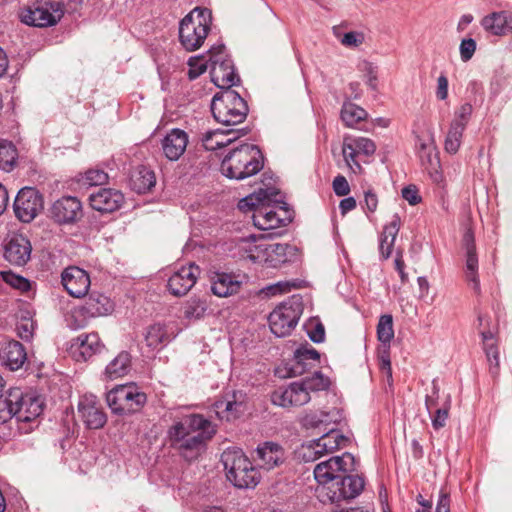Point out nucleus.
<instances>
[{
    "label": "nucleus",
    "instance_id": "5fc2aeb1",
    "mask_svg": "<svg viewBox=\"0 0 512 512\" xmlns=\"http://www.w3.org/2000/svg\"><path fill=\"white\" fill-rule=\"evenodd\" d=\"M449 409L450 400L447 399L443 407L436 408L434 415L430 414L432 417V426L434 429L439 430L446 425Z\"/></svg>",
    "mask_w": 512,
    "mask_h": 512
},
{
    "label": "nucleus",
    "instance_id": "ea45409f",
    "mask_svg": "<svg viewBox=\"0 0 512 512\" xmlns=\"http://www.w3.org/2000/svg\"><path fill=\"white\" fill-rule=\"evenodd\" d=\"M20 399V388H12L6 396L0 397V424L15 417L14 405Z\"/></svg>",
    "mask_w": 512,
    "mask_h": 512
},
{
    "label": "nucleus",
    "instance_id": "393cba45",
    "mask_svg": "<svg viewBox=\"0 0 512 512\" xmlns=\"http://www.w3.org/2000/svg\"><path fill=\"white\" fill-rule=\"evenodd\" d=\"M480 24L490 35L507 36L512 34V12L509 10L491 12L481 19Z\"/></svg>",
    "mask_w": 512,
    "mask_h": 512
},
{
    "label": "nucleus",
    "instance_id": "a211bd4d",
    "mask_svg": "<svg viewBox=\"0 0 512 512\" xmlns=\"http://www.w3.org/2000/svg\"><path fill=\"white\" fill-rule=\"evenodd\" d=\"M215 433V427L212 425L197 432V434L192 435V437H186L171 444L179 451L183 458L192 461L201 454L205 443L210 440Z\"/></svg>",
    "mask_w": 512,
    "mask_h": 512
},
{
    "label": "nucleus",
    "instance_id": "2f4dec72",
    "mask_svg": "<svg viewBox=\"0 0 512 512\" xmlns=\"http://www.w3.org/2000/svg\"><path fill=\"white\" fill-rule=\"evenodd\" d=\"M241 282L232 274L217 272L211 276V291L218 297H228L238 293Z\"/></svg>",
    "mask_w": 512,
    "mask_h": 512
},
{
    "label": "nucleus",
    "instance_id": "cd10ccee",
    "mask_svg": "<svg viewBox=\"0 0 512 512\" xmlns=\"http://www.w3.org/2000/svg\"><path fill=\"white\" fill-rule=\"evenodd\" d=\"M255 460L261 468L271 470L284 462L285 451L281 445L267 441L257 447Z\"/></svg>",
    "mask_w": 512,
    "mask_h": 512
},
{
    "label": "nucleus",
    "instance_id": "20e7f679",
    "mask_svg": "<svg viewBox=\"0 0 512 512\" xmlns=\"http://www.w3.org/2000/svg\"><path fill=\"white\" fill-rule=\"evenodd\" d=\"M240 249L247 258L254 263L264 264L267 267L276 268L288 261V254L292 248L288 244L272 243L264 234L251 235L242 239Z\"/></svg>",
    "mask_w": 512,
    "mask_h": 512
},
{
    "label": "nucleus",
    "instance_id": "a18cd8bd",
    "mask_svg": "<svg viewBox=\"0 0 512 512\" xmlns=\"http://www.w3.org/2000/svg\"><path fill=\"white\" fill-rule=\"evenodd\" d=\"M377 337L383 344H389L394 338L392 315L385 314L380 317L377 325Z\"/></svg>",
    "mask_w": 512,
    "mask_h": 512
},
{
    "label": "nucleus",
    "instance_id": "4be33fe9",
    "mask_svg": "<svg viewBox=\"0 0 512 512\" xmlns=\"http://www.w3.org/2000/svg\"><path fill=\"white\" fill-rule=\"evenodd\" d=\"M103 348L97 333L80 334L70 341L69 353L77 362L86 361Z\"/></svg>",
    "mask_w": 512,
    "mask_h": 512
},
{
    "label": "nucleus",
    "instance_id": "0eeeda50",
    "mask_svg": "<svg viewBox=\"0 0 512 512\" xmlns=\"http://www.w3.org/2000/svg\"><path fill=\"white\" fill-rule=\"evenodd\" d=\"M214 119L223 125L242 123L248 114V105L234 90H223L214 95L211 101Z\"/></svg>",
    "mask_w": 512,
    "mask_h": 512
},
{
    "label": "nucleus",
    "instance_id": "72a5a7b5",
    "mask_svg": "<svg viewBox=\"0 0 512 512\" xmlns=\"http://www.w3.org/2000/svg\"><path fill=\"white\" fill-rule=\"evenodd\" d=\"M241 397V393H239ZM243 402L238 398V393L233 392L231 397L218 400L214 403V411L221 420L232 421L242 413Z\"/></svg>",
    "mask_w": 512,
    "mask_h": 512
},
{
    "label": "nucleus",
    "instance_id": "680f3d73",
    "mask_svg": "<svg viewBox=\"0 0 512 512\" xmlns=\"http://www.w3.org/2000/svg\"><path fill=\"white\" fill-rule=\"evenodd\" d=\"M379 367L383 376L386 378V381L388 382L389 385H391L393 380L392 368L389 352L387 350L384 351L379 357Z\"/></svg>",
    "mask_w": 512,
    "mask_h": 512
},
{
    "label": "nucleus",
    "instance_id": "13d9d810",
    "mask_svg": "<svg viewBox=\"0 0 512 512\" xmlns=\"http://www.w3.org/2000/svg\"><path fill=\"white\" fill-rule=\"evenodd\" d=\"M296 359L300 361H310L313 364L319 361L320 355L317 350L308 346H301L296 351Z\"/></svg>",
    "mask_w": 512,
    "mask_h": 512
},
{
    "label": "nucleus",
    "instance_id": "423d86ee",
    "mask_svg": "<svg viewBox=\"0 0 512 512\" xmlns=\"http://www.w3.org/2000/svg\"><path fill=\"white\" fill-rule=\"evenodd\" d=\"M221 462L226 471L227 479L235 487L249 488L257 485L258 472L241 449H226L221 455Z\"/></svg>",
    "mask_w": 512,
    "mask_h": 512
},
{
    "label": "nucleus",
    "instance_id": "a878e982",
    "mask_svg": "<svg viewBox=\"0 0 512 512\" xmlns=\"http://www.w3.org/2000/svg\"><path fill=\"white\" fill-rule=\"evenodd\" d=\"M20 400L14 405L15 417L20 422L36 420L43 411L42 399L32 393L24 394L20 389Z\"/></svg>",
    "mask_w": 512,
    "mask_h": 512
},
{
    "label": "nucleus",
    "instance_id": "4c0bfd02",
    "mask_svg": "<svg viewBox=\"0 0 512 512\" xmlns=\"http://www.w3.org/2000/svg\"><path fill=\"white\" fill-rule=\"evenodd\" d=\"M236 138L237 136L233 130L223 131L217 129L206 132L202 138V143L206 150L214 151L230 145Z\"/></svg>",
    "mask_w": 512,
    "mask_h": 512
},
{
    "label": "nucleus",
    "instance_id": "6ab92c4d",
    "mask_svg": "<svg viewBox=\"0 0 512 512\" xmlns=\"http://www.w3.org/2000/svg\"><path fill=\"white\" fill-rule=\"evenodd\" d=\"M200 275V268L193 263L182 266L168 279V290L174 296H184L195 285Z\"/></svg>",
    "mask_w": 512,
    "mask_h": 512
},
{
    "label": "nucleus",
    "instance_id": "ddd939ff",
    "mask_svg": "<svg viewBox=\"0 0 512 512\" xmlns=\"http://www.w3.org/2000/svg\"><path fill=\"white\" fill-rule=\"evenodd\" d=\"M63 15L60 2H36L22 14V21L31 26L49 27L57 24Z\"/></svg>",
    "mask_w": 512,
    "mask_h": 512
},
{
    "label": "nucleus",
    "instance_id": "473e14b6",
    "mask_svg": "<svg viewBox=\"0 0 512 512\" xmlns=\"http://www.w3.org/2000/svg\"><path fill=\"white\" fill-rule=\"evenodd\" d=\"M340 420L341 413L334 408L330 411H311L301 419V424L306 429H316L324 426V430H326L327 426L334 425Z\"/></svg>",
    "mask_w": 512,
    "mask_h": 512
},
{
    "label": "nucleus",
    "instance_id": "c756f323",
    "mask_svg": "<svg viewBox=\"0 0 512 512\" xmlns=\"http://www.w3.org/2000/svg\"><path fill=\"white\" fill-rule=\"evenodd\" d=\"M188 135L180 129H172L162 140V150L167 159L178 160L186 150Z\"/></svg>",
    "mask_w": 512,
    "mask_h": 512
},
{
    "label": "nucleus",
    "instance_id": "4d7b16f0",
    "mask_svg": "<svg viewBox=\"0 0 512 512\" xmlns=\"http://www.w3.org/2000/svg\"><path fill=\"white\" fill-rule=\"evenodd\" d=\"M314 367V364L310 361H300L296 359V353H294V359L292 360L290 367L288 368V376L296 377L302 375L307 370Z\"/></svg>",
    "mask_w": 512,
    "mask_h": 512
},
{
    "label": "nucleus",
    "instance_id": "9b49d317",
    "mask_svg": "<svg viewBox=\"0 0 512 512\" xmlns=\"http://www.w3.org/2000/svg\"><path fill=\"white\" fill-rule=\"evenodd\" d=\"M355 469V458L350 453L334 456L318 463L314 468L315 480L323 486L322 491H327V486L335 483L343 474Z\"/></svg>",
    "mask_w": 512,
    "mask_h": 512
},
{
    "label": "nucleus",
    "instance_id": "7c9ffc66",
    "mask_svg": "<svg viewBox=\"0 0 512 512\" xmlns=\"http://www.w3.org/2000/svg\"><path fill=\"white\" fill-rule=\"evenodd\" d=\"M0 359L10 370L20 369L27 359L24 346L15 340L7 342L1 349Z\"/></svg>",
    "mask_w": 512,
    "mask_h": 512
},
{
    "label": "nucleus",
    "instance_id": "774afa93",
    "mask_svg": "<svg viewBox=\"0 0 512 512\" xmlns=\"http://www.w3.org/2000/svg\"><path fill=\"white\" fill-rule=\"evenodd\" d=\"M438 398H439V387L437 386L436 382L433 381L432 383V392L430 395L426 396L425 399V405L429 412V414H432L433 409L436 410L438 405Z\"/></svg>",
    "mask_w": 512,
    "mask_h": 512
},
{
    "label": "nucleus",
    "instance_id": "1a4fd4ad",
    "mask_svg": "<svg viewBox=\"0 0 512 512\" xmlns=\"http://www.w3.org/2000/svg\"><path fill=\"white\" fill-rule=\"evenodd\" d=\"M212 82L223 90H232L231 87L239 82L235 73L233 62L228 58L223 44L212 46L209 50Z\"/></svg>",
    "mask_w": 512,
    "mask_h": 512
},
{
    "label": "nucleus",
    "instance_id": "f8f14e48",
    "mask_svg": "<svg viewBox=\"0 0 512 512\" xmlns=\"http://www.w3.org/2000/svg\"><path fill=\"white\" fill-rule=\"evenodd\" d=\"M376 151V144L366 137L345 135L342 144V155L347 167L355 174L362 172V166L358 158L370 157Z\"/></svg>",
    "mask_w": 512,
    "mask_h": 512
},
{
    "label": "nucleus",
    "instance_id": "f257e3e1",
    "mask_svg": "<svg viewBox=\"0 0 512 512\" xmlns=\"http://www.w3.org/2000/svg\"><path fill=\"white\" fill-rule=\"evenodd\" d=\"M272 204H284L280 192L274 188H260L258 191L242 198L238 203L239 210L253 211V223L260 230L275 229L283 220L274 211Z\"/></svg>",
    "mask_w": 512,
    "mask_h": 512
},
{
    "label": "nucleus",
    "instance_id": "0e129e2a",
    "mask_svg": "<svg viewBox=\"0 0 512 512\" xmlns=\"http://www.w3.org/2000/svg\"><path fill=\"white\" fill-rule=\"evenodd\" d=\"M332 186L337 196H346L350 192L349 183L342 175H338L334 178Z\"/></svg>",
    "mask_w": 512,
    "mask_h": 512
},
{
    "label": "nucleus",
    "instance_id": "37998d69",
    "mask_svg": "<svg viewBox=\"0 0 512 512\" xmlns=\"http://www.w3.org/2000/svg\"><path fill=\"white\" fill-rule=\"evenodd\" d=\"M481 337L483 348L487 356V360L491 367L497 369L499 367V352L493 330H482Z\"/></svg>",
    "mask_w": 512,
    "mask_h": 512
},
{
    "label": "nucleus",
    "instance_id": "de8ad7c7",
    "mask_svg": "<svg viewBox=\"0 0 512 512\" xmlns=\"http://www.w3.org/2000/svg\"><path fill=\"white\" fill-rule=\"evenodd\" d=\"M207 308L205 299L191 298L185 305L184 315L188 319H199L205 314Z\"/></svg>",
    "mask_w": 512,
    "mask_h": 512
},
{
    "label": "nucleus",
    "instance_id": "6e6d98bb",
    "mask_svg": "<svg viewBox=\"0 0 512 512\" xmlns=\"http://www.w3.org/2000/svg\"><path fill=\"white\" fill-rule=\"evenodd\" d=\"M108 180V175L100 169H90L85 173L83 181L89 186H97L105 184Z\"/></svg>",
    "mask_w": 512,
    "mask_h": 512
},
{
    "label": "nucleus",
    "instance_id": "6e6552de",
    "mask_svg": "<svg viewBox=\"0 0 512 512\" xmlns=\"http://www.w3.org/2000/svg\"><path fill=\"white\" fill-rule=\"evenodd\" d=\"M303 312L302 300L298 295L277 306L269 315L271 332L277 337H285L295 328Z\"/></svg>",
    "mask_w": 512,
    "mask_h": 512
},
{
    "label": "nucleus",
    "instance_id": "2eb2a0df",
    "mask_svg": "<svg viewBox=\"0 0 512 512\" xmlns=\"http://www.w3.org/2000/svg\"><path fill=\"white\" fill-rule=\"evenodd\" d=\"M13 209L20 221L29 223L43 209L42 195L35 188L24 187L16 195Z\"/></svg>",
    "mask_w": 512,
    "mask_h": 512
},
{
    "label": "nucleus",
    "instance_id": "58836bf2",
    "mask_svg": "<svg viewBox=\"0 0 512 512\" xmlns=\"http://www.w3.org/2000/svg\"><path fill=\"white\" fill-rule=\"evenodd\" d=\"M131 368V356L128 352H120L105 368L107 380H115L127 375Z\"/></svg>",
    "mask_w": 512,
    "mask_h": 512
},
{
    "label": "nucleus",
    "instance_id": "052dcab7",
    "mask_svg": "<svg viewBox=\"0 0 512 512\" xmlns=\"http://www.w3.org/2000/svg\"><path fill=\"white\" fill-rule=\"evenodd\" d=\"M340 42L345 47H358L364 42V34L357 31L347 32L340 38Z\"/></svg>",
    "mask_w": 512,
    "mask_h": 512
},
{
    "label": "nucleus",
    "instance_id": "bb28decb",
    "mask_svg": "<svg viewBox=\"0 0 512 512\" xmlns=\"http://www.w3.org/2000/svg\"><path fill=\"white\" fill-rule=\"evenodd\" d=\"M90 205L94 210L100 212H113L120 208L124 196L119 190L103 188L89 196Z\"/></svg>",
    "mask_w": 512,
    "mask_h": 512
},
{
    "label": "nucleus",
    "instance_id": "bf43d9fd",
    "mask_svg": "<svg viewBox=\"0 0 512 512\" xmlns=\"http://www.w3.org/2000/svg\"><path fill=\"white\" fill-rule=\"evenodd\" d=\"M460 57L463 62L469 61L476 51V41L472 38L463 39L459 46Z\"/></svg>",
    "mask_w": 512,
    "mask_h": 512
},
{
    "label": "nucleus",
    "instance_id": "c85d7f7f",
    "mask_svg": "<svg viewBox=\"0 0 512 512\" xmlns=\"http://www.w3.org/2000/svg\"><path fill=\"white\" fill-rule=\"evenodd\" d=\"M463 248L465 249L466 257V268L465 275L468 282L472 283V287L475 291L479 290V279H478V258L476 255L474 236L472 231L469 229L463 236Z\"/></svg>",
    "mask_w": 512,
    "mask_h": 512
},
{
    "label": "nucleus",
    "instance_id": "864d4df0",
    "mask_svg": "<svg viewBox=\"0 0 512 512\" xmlns=\"http://www.w3.org/2000/svg\"><path fill=\"white\" fill-rule=\"evenodd\" d=\"M473 108L472 105L469 103L462 104L454 114V118L451 122V124H458V126H461L462 128L466 129V126L470 120L471 114H472Z\"/></svg>",
    "mask_w": 512,
    "mask_h": 512
},
{
    "label": "nucleus",
    "instance_id": "7ed1b4c3",
    "mask_svg": "<svg viewBox=\"0 0 512 512\" xmlns=\"http://www.w3.org/2000/svg\"><path fill=\"white\" fill-rule=\"evenodd\" d=\"M328 385V379L321 372H315L311 377L276 389L271 394V401L283 408L303 406L311 400V393L324 390Z\"/></svg>",
    "mask_w": 512,
    "mask_h": 512
},
{
    "label": "nucleus",
    "instance_id": "49530a36",
    "mask_svg": "<svg viewBox=\"0 0 512 512\" xmlns=\"http://www.w3.org/2000/svg\"><path fill=\"white\" fill-rule=\"evenodd\" d=\"M465 128L458 126V124H450L448 133L445 139V150L450 154H455L460 148L461 139Z\"/></svg>",
    "mask_w": 512,
    "mask_h": 512
},
{
    "label": "nucleus",
    "instance_id": "338daca9",
    "mask_svg": "<svg viewBox=\"0 0 512 512\" xmlns=\"http://www.w3.org/2000/svg\"><path fill=\"white\" fill-rule=\"evenodd\" d=\"M291 288V284L289 282H278L273 285H269L263 289V292L267 296H275L278 294H283L289 292Z\"/></svg>",
    "mask_w": 512,
    "mask_h": 512
},
{
    "label": "nucleus",
    "instance_id": "e433bc0d",
    "mask_svg": "<svg viewBox=\"0 0 512 512\" xmlns=\"http://www.w3.org/2000/svg\"><path fill=\"white\" fill-rule=\"evenodd\" d=\"M156 177L154 171L146 166H138L131 174V188L139 193H146L155 186Z\"/></svg>",
    "mask_w": 512,
    "mask_h": 512
},
{
    "label": "nucleus",
    "instance_id": "c03bdc74",
    "mask_svg": "<svg viewBox=\"0 0 512 512\" xmlns=\"http://www.w3.org/2000/svg\"><path fill=\"white\" fill-rule=\"evenodd\" d=\"M17 150L12 142L0 140V168L10 171L17 160Z\"/></svg>",
    "mask_w": 512,
    "mask_h": 512
},
{
    "label": "nucleus",
    "instance_id": "dca6fc26",
    "mask_svg": "<svg viewBox=\"0 0 512 512\" xmlns=\"http://www.w3.org/2000/svg\"><path fill=\"white\" fill-rule=\"evenodd\" d=\"M364 488V480L358 475L343 476L327 486L326 496L332 502H339L341 500L353 499L357 497Z\"/></svg>",
    "mask_w": 512,
    "mask_h": 512
},
{
    "label": "nucleus",
    "instance_id": "f03ea898",
    "mask_svg": "<svg viewBox=\"0 0 512 512\" xmlns=\"http://www.w3.org/2000/svg\"><path fill=\"white\" fill-rule=\"evenodd\" d=\"M263 165L260 149L253 144H242L224 157L221 172L227 178L243 180L257 174Z\"/></svg>",
    "mask_w": 512,
    "mask_h": 512
},
{
    "label": "nucleus",
    "instance_id": "9d476101",
    "mask_svg": "<svg viewBox=\"0 0 512 512\" xmlns=\"http://www.w3.org/2000/svg\"><path fill=\"white\" fill-rule=\"evenodd\" d=\"M146 399V394L134 385H120L106 394V402L116 414L133 413L145 404Z\"/></svg>",
    "mask_w": 512,
    "mask_h": 512
},
{
    "label": "nucleus",
    "instance_id": "aec40b11",
    "mask_svg": "<svg viewBox=\"0 0 512 512\" xmlns=\"http://www.w3.org/2000/svg\"><path fill=\"white\" fill-rule=\"evenodd\" d=\"M212 426V423L200 414L184 416L180 421L173 424L168 430L171 443L186 437H192L204 428Z\"/></svg>",
    "mask_w": 512,
    "mask_h": 512
},
{
    "label": "nucleus",
    "instance_id": "3c124183",
    "mask_svg": "<svg viewBox=\"0 0 512 512\" xmlns=\"http://www.w3.org/2000/svg\"><path fill=\"white\" fill-rule=\"evenodd\" d=\"M1 276L5 283L15 289H18L22 292L28 291L30 289V282L20 275H17L11 271H3L1 272Z\"/></svg>",
    "mask_w": 512,
    "mask_h": 512
},
{
    "label": "nucleus",
    "instance_id": "603ef678",
    "mask_svg": "<svg viewBox=\"0 0 512 512\" xmlns=\"http://www.w3.org/2000/svg\"><path fill=\"white\" fill-rule=\"evenodd\" d=\"M358 68L364 73L366 84L375 90L377 88V67L371 62L363 60L359 63Z\"/></svg>",
    "mask_w": 512,
    "mask_h": 512
},
{
    "label": "nucleus",
    "instance_id": "39448f33",
    "mask_svg": "<svg viewBox=\"0 0 512 512\" xmlns=\"http://www.w3.org/2000/svg\"><path fill=\"white\" fill-rule=\"evenodd\" d=\"M212 22L211 11L207 8H194L179 25V39L187 51L197 50L208 36Z\"/></svg>",
    "mask_w": 512,
    "mask_h": 512
},
{
    "label": "nucleus",
    "instance_id": "79ce46f5",
    "mask_svg": "<svg viewBox=\"0 0 512 512\" xmlns=\"http://www.w3.org/2000/svg\"><path fill=\"white\" fill-rule=\"evenodd\" d=\"M84 309L93 317L102 316L112 311V304L108 297L92 294L87 299Z\"/></svg>",
    "mask_w": 512,
    "mask_h": 512
},
{
    "label": "nucleus",
    "instance_id": "f704fd0d",
    "mask_svg": "<svg viewBox=\"0 0 512 512\" xmlns=\"http://www.w3.org/2000/svg\"><path fill=\"white\" fill-rule=\"evenodd\" d=\"M400 226L401 218L398 214H394L391 221L383 228L379 239V251L384 259L389 258L392 253Z\"/></svg>",
    "mask_w": 512,
    "mask_h": 512
},
{
    "label": "nucleus",
    "instance_id": "69168bd1",
    "mask_svg": "<svg viewBox=\"0 0 512 512\" xmlns=\"http://www.w3.org/2000/svg\"><path fill=\"white\" fill-rule=\"evenodd\" d=\"M402 197L410 204L416 205L421 201L418 189L414 185L406 186L402 189Z\"/></svg>",
    "mask_w": 512,
    "mask_h": 512
},
{
    "label": "nucleus",
    "instance_id": "e2e57ef3",
    "mask_svg": "<svg viewBox=\"0 0 512 512\" xmlns=\"http://www.w3.org/2000/svg\"><path fill=\"white\" fill-rule=\"evenodd\" d=\"M307 333L314 343H321L325 339V329L321 323H311L308 326Z\"/></svg>",
    "mask_w": 512,
    "mask_h": 512
},
{
    "label": "nucleus",
    "instance_id": "412c9836",
    "mask_svg": "<svg viewBox=\"0 0 512 512\" xmlns=\"http://www.w3.org/2000/svg\"><path fill=\"white\" fill-rule=\"evenodd\" d=\"M81 213V202L72 196L56 200L50 208V216L58 224L75 223L80 218Z\"/></svg>",
    "mask_w": 512,
    "mask_h": 512
},
{
    "label": "nucleus",
    "instance_id": "b1692460",
    "mask_svg": "<svg viewBox=\"0 0 512 512\" xmlns=\"http://www.w3.org/2000/svg\"><path fill=\"white\" fill-rule=\"evenodd\" d=\"M61 280L65 290L75 298L85 296L91 284L87 272L76 266L64 269L61 274Z\"/></svg>",
    "mask_w": 512,
    "mask_h": 512
},
{
    "label": "nucleus",
    "instance_id": "4468645a",
    "mask_svg": "<svg viewBox=\"0 0 512 512\" xmlns=\"http://www.w3.org/2000/svg\"><path fill=\"white\" fill-rule=\"evenodd\" d=\"M318 439L310 441L302 448V458L306 462L316 461L326 453H332L345 445L348 439L334 427L327 428Z\"/></svg>",
    "mask_w": 512,
    "mask_h": 512
},
{
    "label": "nucleus",
    "instance_id": "a19ab883",
    "mask_svg": "<svg viewBox=\"0 0 512 512\" xmlns=\"http://www.w3.org/2000/svg\"><path fill=\"white\" fill-rule=\"evenodd\" d=\"M368 113L362 107L351 103L345 102L341 109V119L347 127H354L360 121L367 118Z\"/></svg>",
    "mask_w": 512,
    "mask_h": 512
},
{
    "label": "nucleus",
    "instance_id": "f3484780",
    "mask_svg": "<svg viewBox=\"0 0 512 512\" xmlns=\"http://www.w3.org/2000/svg\"><path fill=\"white\" fill-rule=\"evenodd\" d=\"M78 412L85 426L89 429H100L107 421L100 401L93 394H85L80 398Z\"/></svg>",
    "mask_w": 512,
    "mask_h": 512
},
{
    "label": "nucleus",
    "instance_id": "09e8293b",
    "mask_svg": "<svg viewBox=\"0 0 512 512\" xmlns=\"http://www.w3.org/2000/svg\"><path fill=\"white\" fill-rule=\"evenodd\" d=\"M416 147L419 150V155L422 161L426 160L430 165H433V161L436 160V164H439L436 156L433 158L435 146L432 138L426 140L421 137H417Z\"/></svg>",
    "mask_w": 512,
    "mask_h": 512
},
{
    "label": "nucleus",
    "instance_id": "c9c22d12",
    "mask_svg": "<svg viewBox=\"0 0 512 512\" xmlns=\"http://www.w3.org/2000/svg\"><path fill=\"white\" fill-rule=\"evenodd\" d=\"M144 338L148 348L151 350H161L172 340L173 332L168 326L158 323L146 329Z\"/></svg>",
    "mask_w": 512,
    "mask_h": 512
},
{
    "label": "nucleus",
    "instance_id": "8fccbe9b",
    "mask_svg": "<svg viewBox=\"0 0 512 512\" xmlns=\"http://www.w3.org/2000/svg\"><path fill=\"white\" fill-rule=\"evenodd\" d=\"M209 59L206 60L203 56L190 57L188 60V77L194 80L202 75L208 67Z\"/></svg>",
    "mask_w": 512,
    "mask_h": 512
},
{
    "label": "nucleus",
    "instance_id": "5701e85b",
    "mask_svg": "<svg viewBox=\"0 0 512 512\" xmlns=\"http://www.w3.org/2000/svg\"><path fill=\"white\" fill-rule=\"evenodd\" d=\"M31 252V242L22 234L12 235L4 245V258L15 266H24L30 260Z\"/></svg>",
    "mask_w": 512,
    "mask_h": 512
}]
</instances>
